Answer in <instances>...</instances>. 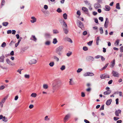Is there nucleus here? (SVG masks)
<instances>
[{"label": "nucleus", "instance_id": "obj_1", "mask_svg": "<svg viewBox=\"0 0 123 123\" xmlns=\"http://www.w3.org/2000/svg\"><path fill=\"white\" fill-rule=\"evenodd\" d=\"M61 86V83L58 81H55L52 84V87H54L57 90L59 89Z\"/></svg>", "mask_w": 123, "mask_h": 123}, {"label": "nucleus", "instance_id": "obj_2", "mask_svg": "<svg viewBox=\"0 0 123 123\" xmlns=\"http://www.w3.org/2000/svg\"><path fill=\"white\" fill-rule=\"evenodd\" d=\"M64 48V47L62 45L58 47L56 49V52L58 55L61 56L62 55V53L61 52L62 51Z\"/></svg>", "mask_w": 123, "mask_h": 123}, {"label": "nucleus", "instance_id": "obj_3", "mask_svg": "<svg viewBox=\"0 0 123 123\" xmlns=\"http://www.w3.org/2000/svg\"><path fill=\"white\" fill-rule=\"evenodd\" d=\"M82 10L84 13L86 14L88 16H90L88 10L87 8L85 7H82Z\"/></svg>", "mask_w": 123, "mask_h": 123}, {"label": "nucleus", "instance_id": "obj_4", "mask_svg": "<svg viewBox=\"0 0 123 123\" xmlns=\"http://www.w3.org/2000/svg\"><path fill=\"white\" fill-rule=\"evenodd\" d=\"M70 117V115L68 114L66 115L63 118V121L65 123L67 122Z\"/></svg>", "mask_w": 123, "mask_h": 123}, {"label": "nucleus", "instance_id": "obj_5", "mask_svg": "<svg viewBox=\"0 0 123 123\" xmlns=\"http://www.w3.org/2000/svg\"><path fill=\"white\" fill-rule=\"evenodd\" d=\"M2 119V121L5 122H6L8 121V119L5 116H3L2 115H0V120Z\"/></svg>", "mask_w": 123, "mask_h": 123}, {"label": "nucleus", "instance_id": "obj_6", "mask_svg": "<svg viewBox=\"0 0 123 123\" xmlns=\"http://www.w3.org/2000/svg\"><path fill=\"white\" fill-rule=\"evenodd\" d=\"M100 77L101 79H103L107 78H109L110 77L108 75L104 74L101 75L100 76Z\"/></svg>", "mask_w": 123, "mask_h": 123}, {"label": "nucleus", "instance_id": "obj_7", "mask_svg": "<svg viewBox=\"0 0 123 123\" xmlns=\"http://www.w3.org/2000/svg\"><path fill=\"white\" fill-rule=\"evenodd\" d=\"M112 73L113 76L114 77H118L119 76V74L117 72L113 71Z\"/></svg>", "mask_w": 123, "mask_h": 123}, {"label": "nucleus", "instance_id": "obj_8", "mask_svg": "<svg viewBox=\"0 0 123 123\" xmlns=\"http://www.w3.org/2000/svg\"><path fill=\"white\" fill-rule=\"evenodd\" d=\"M37 62V60L35 59H32L29 62V63L30 64H36Z\"/></svg>", "mask_w": 123, "mask_h": 123}, {"label": "nucleus", "instance_id": "obj_9", "mask_svg": "<svg viewBox=\"0 0 123 123\" xmlns=\"http://www.w3.org/2000/svg\"><path fill=\"white\" fill-rule=\"evenodd\" d=\"M77 24L78 26L81 29H82L83 27V23L80 21H78L77 22Z\"/></svg>", "mask_w": 123, "mask_h": 123}, {"label": "nucleus", "instance_id": "obj_10", "mask_svg": "<svg viewBox=\"0 0 123 123\" xmlns=\"http://www.w3.org/2000/svg\"><path fill=\"white\" fill-rule=\"evenodd\" d=\"M106 20L104 25V27L105 28H107L108 26L109 23L108 19L107 18H106Z\"/></svg>", "mask_w": 123, "mask_h": 123}, {"label": "nucleus", "instance_id": "obj_11", "mask_svg": "<svg viewBox=\"0 0 123 123\" xmlns=\"http://www.w3.org/2000/svg\"><path fill=\"white\" fill-rule=\"evenodd\" d=\"M121 113V111L119 109L116 110L115 112V114L116 116H119V114H120Z\"/></svg>", "mask_w": 123, "mask_h": 123}, {"label": "nucleus", "instance_id": "obj_12", "mask_svg": "<svg viewBox=\"0 0 123 123\" xmlns=\"http://www.w3.org/2000/svg\"><path fill=\"white\" fill-rule=\"evenodd\" d=\"M31 20H30V22L32 23H34L36 21L37 19L34 16H32L31 17Z\"/></svg>", "mask_w": 123, "mask_h": 123}, {"label": "nucleus", "instance_id": "obj_13", "mask_svg": "<svg viewBox=\"0 0 123 123\" xmlns=\"http://www.w3.org/2000/svg\"><path fill=\"white\" fill-rule=\"evenodd\" d=\"M6 62L7 63L11 65H15L14 63L12 62L11 61L8 59H7L6 60Z\"/></svg>", "mask_w": 123, "mask_h": 123}, {"label": "nucleus", "instance_id": "obj_14", "mask_svg": "<svg viewBox=\"0 0 123 123\" xmlns=\"http://www.w3.org/2000/svg\"><path fill=\"white\" fill-rule=\"evenodd\" d=\"M94 7L96 9H98L101 7L100 5L98 3H96L94 5Z\"/></svg>", "mask_w": 123, "mask_h": 123}, {"label": "nucleus", "instance_id": "obj_15", "mask_svg": "<svg viewBox=\"0 0 123 123\" xmlns=\"http://www.w3.org/2000/svg\"><path fill=\"white\" fill-rule=\"evenodd\" d=\"M44 36L46 38H49L50 37L51 35L49 33H46L44 34Z\"/></svg>", "mask_w": 123, "mask_h": 123}, {"label": "nucleus", "instance_id": "obj_16", "mask_svg": "<svg viewBox=\"0 0 123 123\" xmlns=\"http://www.w3.org/2000/svg\"><path fill=\"white\" fill-rule=\"evenodd\" d=\"M115 64V60L114 59L112 61L111 63V67L113 68Z\"/></svg>", "mask_w": 123, "mask_h": 123}, {"label": "nucleus", "instance_id": "obj_17", "mask_svg": "<svg viewBox=\"0 0 123 123\" xmlns=\"http://www.w3.org/2000/svg\"><path fill=\"white\" fill-rule=\"evenodd\" d=\"M111 92V91L108 90L107 91L104 92V94L105 95H108Z\"/></svg>", "mask_w": 123, "mask_h": 123}, {"label": "nucleus", "instance_id": "obj_18", "mask_svg": "<svg viewBox=\"0 0 123 123\" xmlns=\"http://www.w3.org/2000/svg\"><path fill=\"white\" fill-rule=\"evenodd\" d=\"M110 7L106 5L105 6V10L107 11H109L110 9Z\"/></svg>", "mask_w": 123, "mask_h": 123}, {"label": "nucleus", "instance_id": "obj_19", "mask_svg": "<svg viewBox=\"0 0 123 123\" xmlns=\"http://www.w3.org/2000/svg\"><path fill=\"white\" fill-rule=\"evenodd\" d=\"M30 39L33 40L35 42H36L37 41V39L35 36L32 35L30 38Z\"/></svg>", "mask_w": 123, "mask_h": 123}, {"label": "nucleus", "instance_id": "obj_20", "mask_svg": "<svg viewBox=\"0 0 123 123\" xmlns=\"http://www.w3.org/2000/svg\"><path fill=\"white\" fill-rule=\"evenodd\" d=\"M112 99H109L106 102V104L107 105H110L112 102Z\"/></svg>", "mask_w": 123, "mask_h": 123}, {"label": "nucleus", "instance_id": "obj_21", "mask_svg": "<svg viewBox=\"0 0 123 123\" xmlns=\"http://www.w3.org/2000/svg\"><path fill=\"white\" fill-rule=\"evenodd\" d=\"M69 82L70 85H73L74 84L73 80L72 79H69Z\"/></svg>", "mask_w": 123, "mask_h": 123}, {"label": "nucleus", "instance_id": "obj_22", "mask_svg": "<svg viewBox=\"0 0 123 123\" xmlns=\"http://www.w3.org/2000/svg\"><path fill=\"white\" fill-rule=\"evenodd\" d=\"M120 41V40L119 39H117L116 40L115 43H114V44L115 46H118L119 45V43Z\"/></svg>", "mask_w": 123, "mask_h": 123}, {"label": "nucleus", "instance_id": "obj_23", "mask_svg": "<svg viewBox=\"0 0 123 123\" xmlns=\"http://www.w3.org/2000/svg\"><path fill=\"white\" fill-rule=\"evenodd\" d=\"M43 89H47L48 87V85L47 84H44L43 85Z\"/></svg>", "mask_w": 123, "mask_h": 123}, {"label": "nucleus", "instance_id": "obj_24", "mask_svg": "<svg viewBox=\"0 0 123 123\" xmlns=\"http://www.w3.org/2000/svg\"><path fill=\"white\" fill-rule=\"evenodd\" d=\"M88 60L92 61H93L94 60V58L92 56H89L87 57Z\"/></svg>", "mask_w": 123, "mask_h": 123}, {"label": "nucleus", "instance_id": "obj_25", "mask_svg": "<svg viewBox=\"0 0 123 123\" xmlns=\"http://www.w3.org/2000/svg\"><path fill=\"white\" fill-rule=\"evenodd\" d=\"M63 29L64 33L65 34H67L68 32V31L67 29V28L63 27Z\"/></svg>", "mask_w": 123, "mask_h": 123}, {"label": "nucleus", "instance_id": "obj_26", "mask_svg": "<svg viewBox=\"0 0 123 123\" xmlns=\"http://www.w3.org/2000/svg\"><path fill=\"white\" fill-rule=\"evenodd\" d=\"M100 37H97L96 39V44L97 45H98V43H99V40H100L99 39Z\"/></svg>", "mask_w": 123, "mask_h": 123}, {"label": "nucleus", "instance_id": "obj_27", "mask_svg": "<svg viewBox=\"0 0 123 123\" xmlns=\"http://www.w3.org/2000/svg\"><path fill=\"white\" fill-rule=\"evenodd\" d=\"M5 58V57L4 55L2 56V58H1V59H0V62H3Z\"/></svg>", "mask_w": 123, "mask_h": 123}, {"label": "nucleus", "instance_id": "obj_28", "mask_svg": "<svg viewBox=\"0 0 123 123\" xmlns=\"http://www.w3.org/2000/svg\"><path fill=\"white\" fill-rule=\"evenodd\" d=\"M50 120L49 118L48 117V116H46L44 118V120L46 121H49Z\"/></svg>", "mask_w": 123, "mask_h": 123}, {"label": "nucleus", "instance_id": "obj_29", "mask_svg": "<svg viewBox=\"0 0 123 123\" xmlns=\"http://www.w3.org/2000/svg\"><path fill=\"white\" fill-rule=\"evenodd\" d=\"M24 77L26 79H29L30 77V75L29 74H25L24 76Z\"/></svg>", "mask_w": 123, "mask_h": 123}, {"label": "nucleus", "instance_id": "obj_30", "mask_svg": "<svg viewBox=\"0 0 123 123\" xmlns=\"http://www.w3.org/2000/svg\"><path fill=\"white\" fill-rule=\"evenodd\" d=\"M37 96V94L35 93H32L31 95V96L34 98L36 97Z\"/></svg>", "mask_w": 123, "mask_h": 123}, {"label": "nucleus", "instance_id": "obj_31", "mask_svg": "<svg viewBox=\"0 0 123 123\" xmlns=\"http://www.w3.org/2000/svg\"><path fill=\"white\" fill-rule=\"evenodd\" d=\"M57 42V41L56 38H55L53 39V43L54 44H56Z\"/></svg>", "mask_w": 123, "mask_h": 123}, {"label": "nucleus", "instance_id": "obj_32", "mask_svg": "<svg viewBox=\"0 0 123 123\" xmlns=\"http://www.w3.org/2000/svg\"><path fill=\"white\" fill-rule=\"evenodd\" d=\"M8 23L7 22H4L2 23L3 25L5 26H6L8 25Z\"/></svg>", "mask_w": 123, "mask_h": 123}, {"label": "nucleus", "instance_id": "obj_33", "mask_svg": "<svg viewBox=\"0 0 123 123\" xmlns=\"http://www.w3.org/2000/svg\"><path fill=\"white\" fill-rule=\"evenodd\" d=\"M88 76H93L94 75V74L92 73L88 72Z\"/></svg>", "mask_w": 123, "mask_h": 123}, {"label": "nucleus", "instance_id": "obj_34", "mask_svg": "<svg viewBox=\"0 0 123 123\" xmlns=\"http://www.w3.org/2000/svg\"><path fill=\"white\" fill-rule=\"evenodd\" d=\"M50 66L51 67H53L54 65V62H50L49 64Z\"/></svg>", "mask_w": 123, "mask_h": 123}, {"label": "nucleus", "instance_id": "obj_35", "mask_svg": "<svg viewBox=\"0 0 123 123\" xmlns=\"http://www.w3.org/2000/svg\"><path fill=\"white\" fill-rule=\"evenodd\" d=\"M116 8L117 9H120V7L119 4V3H117L116 4Z\"/></svg>", "mask_w": 123, "mask_h": 123}, {"label": "nucleus", "instance_id": "obj_36", "mask_svg": "<svg viewBox=\"0 0 123 123\" xmlns=\"http://www.w3.org/2000/svg\"><path fill=\"white\" fill-rule=\"evenodd\" d=\"M63 17L65 19H67V15L66 13H64L63 14Z\"/></svg>", "mask_w": 123, "mask_h": 123}, {"label": "nucleus", "instance_id": "obj_37", "mask_svg": "<svg viewBox=\"0 0 123 123\" xmlns=\"http://www.w3.org/2000/svg\"><path fill=\"white\" fill-rule=\"evenodd\" d=\"M6 45V43L5 42H3L1 44V47L3 48H4Z\"/></svg>", "mask_w": 123, "mask_h": 123}, {"label": "nucleus", "instance_id": "obj_38", "mask_svg": "<svg viewBox=\"0 0 123 123\" xmlns=\"http://www.w3.org/2000/svg\"><path fill=\"white\" fill-rule=\"evenodd\" d=\"M53 32L54 34H57L59 33L58 31L57 30H53Z\"/></svg>", "mask_w": 123, "mask_h": 123}, {"label": "nucleus", "instance_id": "obj_39", "mask_svg": "<svg viewBox=\"0 0 123 123\" xmlns=\"http://www.w3.org/2000/svg\"><path fill=\"white\" fill-rule=\"evenodd\" d=\"M53 58L57 62H58L59 61V58L55 56H53Z\"/></svg>", "mask_w": 123, "mask_h": 123}, {"label": "nucleus", "instance_id": "obj_40", "mask_svg": "<svg viewBox=\"0 0 123 123\" xmlns=\"http://www.w3.org/2000/svg\"><path fill=\"white\" fill-rule=\"evenodd\" d=\"M60 69L62 71H63L65 69V67L64 65H62Z\"/></svg>", "mask_w": 123, "mask_h": 123}, {"label": "nucleus", "instance_id": "obj_41", "mask_svg": "<svg viewBox=\"0 0 123 123\" xmlns=\"http://www.w3.org/2000/svg\"><path fill=\"white\" fill-rule=\"evenodd\" d=\"M100 31L101 34H102L103 33V31L102 27H100L99 29Z\"/></svg>", "mask_w": 123, "mask_h": 123}, {"label": "nucleus", "instance_id": "obj_42", "mask_svg": "<svg viewBox=\"0 0 123 123\" xmlns=\"http://www.w3.org/2000/svg\"><path fill=\"white\" fill-rule=\"evenodd\" d=\"M84 2H85V4H86L87 5H88L89 6H90L91 5V4H90V3L88 1H87L86 0Z\"/></svg>", "mask_w": 123, "mask_h": 123}, {"label": "nucleus", "instance_id": "obj_43", "mask_svg": "<svg viewBox=\"0 0 123 123\" xmlns=\"http://www.w3.org/2000/svg\"><path fill=\"white\" fill-rule=\"evenodd\" d=\"M72 54V52H69L67 53L66 55L68 57L70 56Z\"/></svg>", "mask_w": 123, "mask_h": 123}, {"label": "nucleus", "instance_id": "obj_44", "mask_svg": "<svg viewBox=\"0 0 123 123\" xmlns=\"http://www.w3.org/2000/svg\"><path fill=\"white\" fill-rule=\"evenodd\" d=\"M66 38H67V41H68L70 42L71 43H72L73 42V41L72 40H71V39L70 38L67 37Z\"/></svg>", "mask_w": 123, "mask_h": 123}, {"label": "nucleus", "instance_id": "obj_45", "mask_svg": "<svg viewBox=\"0 0 123 123\" xmlns=\"http://www.w3.org/2000/svg\"><path fill=\"white\" fill-rule=\"evenodd\" d=\"M63 25L64 26V27H65V28H67V25L65 23V22L64 21V20L63 21Z\"/></svg>", "mask_w": 123, "mask_h": 123}, {"label": "nucleus", "instance_id": "obj_46", "mask_svg": "<svg viewBox=\"0 0 123 123\" xmlns=\"http://www.w3.org/2000/svg\"><path fill=\"white\" fill-rule=\"evenodd\" d=\"M50 42L49 41H47L45 43V44L46 45H50Z\"/></svg>", "mask_w": 123, "mask_h": 123}, {"label": "nucleus", "instance_id": "obj_47", "mask_svg": "<svg viewBox=\"0 0 123 123\" xmlns=\"http://www.w3.org/2000/svg\"><path fill=\"white\" fill-rule=\"evenodd\" d=\"M108 64H106L105 66L101 70H103L104 69H105L107 67V66H108Z\"/></svg>", "mask_w": 123, "mask_h": 123}, {"label": "nucleus", "instance_id": "obj_48", "mask_svg": "<svg viewBox=\"0 0 123 123\" xmlns=\"http://www.w3.org/2000/svg\"><path fill=\"white\" fill-rule=\"evenodd\" d=\"M113 119L114 121H116L119 119V118L118 117H114Z\"/></svg>", "mask_w": 123, "mask_h": 123}, {"label": "nucleus", "instance_id": "obj_49", "mask_svg": "<svg viewBox=\"0 0 123 123\" xmlns=\"http://www.w3.org/2000/svg\"><path fill=\"white\" fill-rule=\"evenodd\" d=\"M83 50L85 51H86L88 50V48L86 47H83Z\"/></svg>", "mask_w": 123, "mask_h": 123}, {"label": "nucleus", "instance_id": "obj_50", "mask_svg": "<svg viewBox=\"0 0 123 123\" xmlns=\"http://www.w3.org/2000/svg\"><path fill=\"white\" fill-rule=\"evenodd\" d=\"M82 70V68H79L77 71V72L78 73L80 72Z\"/></svg>", "mask_w": 123, "mask_h": 123}, {"label": "nucleus", "instance_id": "obj_51", "mask_svg": "<svg viewBox=\"0 0 123 123\" xmlns=\"http://www.w3.org/2000/svg\"><path fill=\"white\" fill-rule=\"evenodd\" d=\"M92 41H91L87 43V44L89 46H91L92 45Z\"/></svg>", "mask_w": 123, "mask_h": 123}, {"label": "nucleus", "instance_id": "obj_52", "mask_svg": "<svg viewBox=\"0 0 123 123\" xmlns=\"http://www.w3.org/2000/svg\"><path fill=\"white\" fill-rule=\"evenodd\" d=\"M52 92L53 93H54L55 92L56 90H57L55 88H54V87H52Z\"/></svg>", "mask_w": 123, "mask_h": 123}, {"label": "nucleus", "instance_id": "obj_53", "mask_svg": "<svg viewBox=\"0 0 123 123\" xmlns=\"http://www.w3.org/2000/svg\"><path fill=\"white\" fill-rule=\"evenodd\" d=\"M57 11L58 12L60 13L62 12V10L60 8H59L57 9Z\"/></svg>", "mask_w": 123, "mask_h": 123}, {"label": "nucleus", "instance_id": "obj_54", "mask_svg": "<svg viewBox=\"0 0 123 123\" xmlns=\"http://www.w3.org/2000/svg\"><path fill=\"white\" fill-rule=\"evenodd\" d=\"M5 2V0H2V1L1 4V6H3L4 5Z\"/></svg>", "mask_w": 123, "mask_h": 123}, {"label": "nucleus", "instance_id": "obj_55", "mask_svg": "<svg viewBox=\"0 0 123 123\" xmlns=\"http://www.w3.org/2000/svg\"><path fill=\"white\" fill-rule=\"evenodd\" d=\"M99 19L101 21V22L103 21V18L102 17H100L99 18Z\"/></svg>", "mask_w": 123, "mask_h": 123}, {"label": "nucleus", "instance_id": "obj_56", "mask_svg": "<svg viewBox=\"0 0 123 123\" xmlns=\"http://www.w3.org/2000/svg\"><path fill=\"white\" fill-rule=\"evenodd\" d=\"M100 57L102 61H105V58L103 56L101 55Z\"/></svg>", "mask_w": 123, "mask_h": 123}, {"label": "nucleus", "instance_id": "obj_57", "mask_svg": "<svg viewBox=\"0 0 123 123\" xmlns=\"http://www.w3.org/2000/svg\"><path fill=\"white\" fill-rule=\"evenodd\" d=\"M77 14L80 16V11L79 10H78L77 11Z\"/></svg>", "mask_w": 123, "mask_h": 123}, {"label": "nucleus", "instance_id": "obj_58", "mask_svg": "<svg viewBox=\"0 0 123 123\" xmlns=\"http://www.w3.org/2000/svg\"><path fill=\"white\" fill-rule=\"evenodd\" d=\"M118 100L119 99L118 98H117L116 99V104L118 105Z\"/></svg>", "mask_w": 123, "mask_h": 123}, {"label": "nucleus", "instance_id": "obj_59", "mask_svg": "<svg viewBox=\"0 0 123 123\" xmlns=\"http://www.w3.org/2000/svg\"><path fill=\"white\" fill-rule=\"evenodd\" d=\"M5 87L4 86H0V89L2 90L4 89Z\"/></svg>", "mask_w": 123, "mask_h": 123}, {"label": "nucleus", "instance_id": "obj_60", "mask_svg": "<svg viewBox=\"0 0 123 123\" xmlns=\"http://www.w3.org/2000/svg\"><path fill=\"white\" fill-rule=\"evenodd\" d=\"M22 70V69H19L17 71V72H18L19 74H21V71Z\"/></svg>", "mask_w": 123, "mask_h": 123}, {"label": "nucleus", "instance_id": "obj_61", "mask_svg": "<svg viewBox=\"0 0 123 123\" xmlns=\"http://www.w3.org/2000/svg\"><path fill=\"white\" fill-rule=\"evenodd\" d=\"M87 34V31H84L83 33V35H86Z\"/></svg>", "mask_w": 123, "mask_h": 123}, {"label": "nucleus", "instance_id": "obj_62", "mask_svg": "<svg viewBox=\"0 0 123 123\" xmlns=\"http://www.w3.org/2000/svg\"><path fill=\"white\" fill-rule=\"evenodd\" d=\"M44 8L45 9L47 10L48 9V6L46 5H45Z\"/></svg>", "mask_w": 123, "mask_h": 123}, {"label": "nucleus", "instance_id": "obj_63", "mask_svg": "<svg viewBox=\"0 0 123 123\" xmlns=\"http://www.w3.org/2000/svg\"><path fill=\"white\" fill-rule=\"evenodd\" d=\"M34 107V106L32 105H31L29 106V108L30 109H32Z\"/></svg>", "mask_w": 123, "mask_h": 123}, {"label": "nucleus", "instance_id": "obj_64", "mask_svg": "<svg viewBox=\"0 0 123 123\" xmlns=\"http://www.w3.org/2000/svg\"><path fill=\"white\" fill-rule=\"evenodd\" d=\"M120 49L121 52H123V46H122L120 47Z\"/></svg>", "mask_w": 123, "mask_h": 123}]
</instances>
